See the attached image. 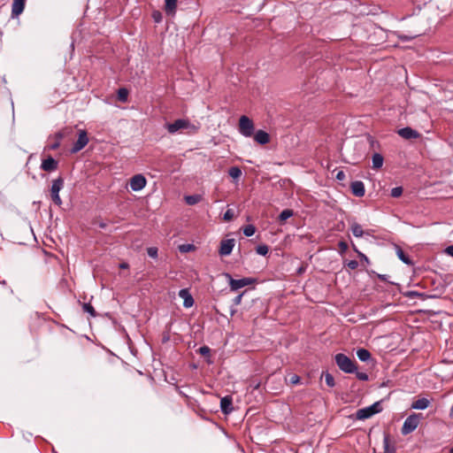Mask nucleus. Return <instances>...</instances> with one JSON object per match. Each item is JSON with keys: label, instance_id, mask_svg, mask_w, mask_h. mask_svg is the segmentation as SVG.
Returning <instances> with one entry per match:
<instances>
[{"label": "nucleus", "instance_id": "obj_1", "mask_svg": "<svg viewBox=\"0 0 453 453\" xmlns=\"http://www.w3.org/2000/svg\"><path fill=\"white\" fill-rule=\"evenodd\" d=\"M165 128L170 134H175L183 130H187L188 134H193L198 130V127L192 124L187 119H179L173 123H167Z\"/></svg>", "mask_w": 453, "mask_h": 453}, {"label": "nucleus", "instance_id": "obj_2", "mask_svg": "<svg viewBox=\"0 0 453 453\" xmlns=\"http://www.w3.org/2000/svg\"><path fill=\"white\" fill-rule=\"evenodd\" d=\"M335 362L338 367L344 372L353 373L357 370L355 362L342 353L335 356Z\"/></svg>", "mask_w": 453, "mask_h": 453}, {"label": "nucleus", "instance_id": "obj_3", "mask_svg": "<svg viewBox=\"0 0 453 453\" xmlns=\"http://www.w3.org/2000/svg\"><path fill=\"white\" fill-rule=\"evenodd\" d=\"M421 418V413L411 414L403 422V425L401 429L402 434L407 435L412 433L418 427Z\"/></svg>", "mask_w": 453, "mask_h": 453}, {"label": "nucleus", "instance_id": "obj_4", "mask_svg": "<svg viewBox=\"0 0 453 453\" xmlns=\"http://www.w3.org/2000/svg\"><path fill=\"white\" fill-rule=\"evenodd\" d=\"M381 411V406L379 402L374 403L373 404L362 408L357 411L356 417L359 420H364L371 418L376 413Z\"/></svg>", "mask_w": 453, "mask_h": 453}, {"label": "nucleus", "instance_id": "obj_5", "mask_svg": "<svg viewBox=\"0 0 453 453\" xmlns=\"http://www.w3.org/2000/svg\"><path fill=\"white\" fill-rule=\"evenodd\" d=\"M225 276L228 280L231 291H237L238 289L251 285L255 282V279L253 278H242L240 280H234L229 273H226Z\"/></svg>", "mask_w": 453, "mask_h": 453}, {"label": "nucleus", "instance_id": "obj_6", "mask_svg": "<svg viewBox=\"0 0 453 453\" xmlns=\"http://www.w3.org/2000/svg\"><path fill=\"white\" fill-rule=\"evenodd\" d=\"M64 187V180L62 177H58V179L53 180L51 188H50V196L53 203L58 206L62 204V200L59 196V191Z\"/></svg>", "mask_w": 453, "mask_h": 453}, {"label": "nucleus", "instance_id": "obj_7", "mask_svg": "<svg viewBox=\"0 0 453 453\" xmlns=\"http://www.w3.org/2000/svg\"><path fill=\"white\" fill-rule=\"evenodd\" d=\"M239 132L245 137H250L254 132L253 121L243 115L239 119Z\"/></svg>", "mask_w": 453, "mask_h": 453}, {"label": "nucleus", "instance_id": "obj_8", "mask_svg": "<svg viewBox=\"0 0 453 453\" xmlns=\"http://www.w3.org/2000/svg\"><path fill=\"white\" fill-rule=\"evenodd\" d=\"M88 143V133L86 130H79L78 132V139L73 143V146L71 150L72 153H77L81 150Z\"/></svg>", "mask_w": 453, "mask_h": 453}, {"label": "nucleus", "instance_id": "obj_9", "mask_svg": "<svg viewBox=\"0 0 453 453\" xmlns=\"http://www.w3.org/2000/svg\"><path fill=\"white\" fill-rule=\"evenodd\" d=\"M129 184L133 191H140L146 186L147 180L142 174H135L130 179Z\"/></svg>", "mask_w": 453, "mask_h": 453}, {"label": "nucleus", "instance_id": "obj_10", "mask_svg": "<svg viewBox=\"0 0 453 453\" xmlns=\"http://www.w3.org/2000/svg\"><path fill=\"white\" fill-rule=\"evenodd\" d=\"M234 243H235L234 239L222 240L220 242V247H219V254L221 256L230 255L234 247Z\"/></svg>", "mask_w": 453, "mask_h": 453}, {"label": "nucleus", "instance_id": "obj_11", "mask_svg": "<svg viewBox=\"0 0 453 453\" xmlns=\"http://www.w3.org/2000/svg\"><path fill=\"white\" fill-rule=\"evenodd\" d=\"M220 409L224 414H229L233 411V398L231 395H226L221 398Z\"/></svg>", "mask_w": 453, "mask_h": 453}, {"label": "nucleus", "instance_id": "obj_12", "mask_svg": "<svg viewBox=\"0 0 453 453\" xmlns=\"http://www.w3.org/2000/svg\"><path fill=\"white\" fill-rule=\"evenodd\" d=\"M397 133L401 137L407 140L416 139L419 137V134L416 130L409 127L399 129Z\"/></svg>", "mask_w": 453, "mask_h": 453}, {"label": "nucleus", "instance_id": "obj_13", "mask_svg": "<svg viewBox=\"0 0 453 453\" xmlns=\"http://www.w3.org/2000/svg\"><path fill=\"white\" fill-rule=\"evenodd\" d=\"M350 189H351L352 194L357 197H362L365 196V185L360 180L353 181L350 185Z\"/></svg>", "mask_w": 453, "mask_h": 453}, {"label": "nucleus", "instance_id": "obj_14", "mask_svg": "<svg viewBox=\"0 0 453 453\" xmlns=\"http://www.w3.org/2000/svg\"><path fill=\"white\" fill-rule=\"evenodd\" d=\"M179 296L183 299V306L190 308L194 305V299L187 288L179 291Z\"/></svg>", "mask_w": 453, "mask_h": 453}, {"label": "nucleus", "instance_id": "obj_15", "mask_svg": "<svg viewBox=\"0 0 453 453\" xmlns=\"http://www.w3.org/2000/svg\"><path fill=\"white\" fill-rule=\"evenodd\" d=\"M41 168L45 172H52L58 168V161L55 160L52 157H49L48 158L42 160Z\"/></svg>", "mask_w": 453, "mask_h": 453}, {"label": "nucleus", "instance_id": "obj_16", "mask_svg": "<svg viewBox=\"0 0 453 453\" xmlns=\"http://www.w3.org/2000/svg\"><path fill=\"white\" fill-rule=\"evenodd\" d=\"M26 0H13L12 7V16L18 17L25 8Z\"/></svg>", "mask_w": 453, "mask_h": 453}, {"label": "nucleus", "instance_id": "obj_17", "mask_svg": "<svg viewBox=\"0 0 453 453\" xmlns=\"http://www.w3.org/2000/svg\"><path fill=\"white\" fill-rule=\"evenodd\" d=\"M254 140L257 143L264 145L270 142V136L266 132L263 130H258L254 135Z\"/></svg>", "mask_w": 453, "mask_h": 453}, {"label": "nucleus", "instance_id": "obj_18", "mask_svg": "<svg viewBox=\"0 0 453 453\" xmlns=\"http://www.w3.org/2000/svg\"><path fill=\"white\" fill-rule=\"evenodd\" d=\"M430 404V401L427 398H418L411 403V408L415 410H425Z\"/></svg>", "mask_w": 453, "mask_h": 453}, {"label": "nucleus", "instance_id": "obj_19", "mask_svg": "<svg viewBox=\"0 0 453 453\" xmlns=\"http://www.w3.org/2000/svg\"><path fill=\"white\" fill-rule=\"evenodd\" d=\"M177 8V0H165V11L168 15H174Z\"/></svg>", "mask_w": 453, "mask_h": 453}, {"label": "nucleus", "instance_id": "obj_20", "mask_svg": "<svg viewBox=\"0 0 453 453\" xmlns=\"http://www.w3.org/2000/svg\"><path fill=\"white\" fill-rule=\"evenodd\" d=\"M396 254L398 258L406 265H412L410 257L399 247L396 248Z\"/></svg>", "mask_w": 453, "mask_h": 453}, {"label": "nucleus", "instance_id": "obj_21", "mask_svg": "<svg viewBox=\"0 0 453 453\" xmlns=\"http://www.w3.org/2000/svg\"><path fill=\"white\" fill-rule=\"evenodd\" d=\"M383 165V157L379 154V153H375L373 154L372 156V167L374 169H379Z\"/></svg>", "mask_w": 453, "mask_h": 453}, {"label": "nucleus", "instance_id": "obj_22", "mask_svg": "<svg viewBox=\"0 0 453 453\" xmlns=\"http://www.w3.org/2000/svg\"><path fill=\"white\" fill-rule=\"evenodd\" d=\"M184 199H185V202L188 205H195V204L198 203L199 202H201L202 196H200V195L186 196Z\"/></svg>", "mask_w": 453, "mask_h": 453}, {"label": "nucleus", "instance_id": "obj_23", "mask_svg": "<svg viewBox=\"0 0 453 453\" xmlns=\"http://www.w3.org/2000/svg\"><path fill=\"white\" fill-rule=\"evenodd\" d=\"M357 356L363 362H366L371 358V353L365 349H357Z\"/></svg>", "mask_w": 453, "mask_h": 453}, {"label": "nucleus", "instance_id": "obj_24", "mask_svg": "<svg viewBox=\"0 0 453 453\" xmlns=\"http://www.w3.org/2000/svg\"><path fill=\"white\" fill-rule=\"evenodd\" d=\"M350 229H351L352 234L356 237H362L364 234L362 226L357 223H353L350 226Z\"/></svg>", "mask_w": 453, "mask_h": 453}, {"label": "nucleus", "instance_id": "obj_25", "mask_svg": "<svg viewBox=\"0 0 453 453\" xmlns=\"http://www.w3.org/2000/svg\"><path fill=\"white\" fill-rule=\"evenodd\" d=\"M117 96H118V99L120 102L125 103L127 101L128 90L125 88H120L118 89Z\"/></svg>", "mask_w": 453, "mask_h": 453}, {"label": "nucleus", "instance_id": "obj_26", "mask_svg": "<svg viewBox=\"0 0 453 453\" xmlns=\"http://www.w3.org/2000/svg\"><path fill=\"white\" fill-rule=\"evenodd\" d=\"M294 215V212L292 210L290 209H286V210H283L280 214L279 215V220L280 222H284L286 221L288 219H289L290 217H292Z\"/></svg>", "mask_w": 453, "mask_h": 453}, {"label": "nucleus", "instance_id": "obj_27", "mask_svg": "<svg viewBox=\"0 0 453 453\" xmlns=\"http://www.w3.org/2000/svg\"><path fill=\"white\" fill-rule=\"evenodd\" d=\"M383 448H384V453H396V449L395 446H391L389 444V440L388 438L386 436L385 439H384V443H383Z\"/></svg>", "mask_w": 453, "mask_h": 453}, {"label": "nucleus", "instance_id": "obj_28", "mask_svg": "<svg viewBox=\"0 0 453 453\" xmlns=\"http://www.w3.org/2000/svg\"><path fill=\"white\" fill-rule=\"evenodd\" d=\"M228 174L233 179H239L242 175V170L237 166H233L229 169Z\"/></svg>", "mask_w": 453, "mask_h": 453}, {"label": "nucleus", "instance_id": "obj_29", "mask_svg": "<svg viewBox=\"0 0 453 453\" xmlns=\"http://www.w3.org/2000/svg\"><path fill=\"white\" fill-rule=\"evenodd\" d=\"M256 232V227L253 225H247L243 228V234L245 236H252Z\"/></svg>", "mask_w": 453, "mask_h": 453}, {"label": "nucleus", "instance_id": "obj_30", "mask_svg": "<svg viewBox=\"0 0 453 453\" xmlns=\"http://www.w3.org/2000/svg\"><path fill=\"white\" fill-rule=\"evenodd\" d=\"M256 251L258 255L265 256L269 251V248L265 244H261L256 248Z\"/></svg>", "mask_w": 453, "mask_h": 453}, {"label": "nucleus", "instance_id": "obj_31", "mask_svg": "<svg viewBox=\"0 0 453 453\" xmlns=\"http://www.w3.org/2000/svg\"><path fill=\"white\" fill-rule=\"evenodd\" d=\"M83 311L89 313L92 317H96V315L95 309L90 303H84Z\"/></svg>", "mask_w": 453, "mask_h": 453}, {"label": "nucleus", "instance_id": "obj_32", "mask_svg": "<svg viewBox=\"0 0 453 453\" xmlns=\"http://www.w3.org/2000/svg\"><path fill=\"white\" fill-rule=\"evenodd\" d=\"M325 381L326 385L330 388H333L334 386V379L333 375L328 372L325 374Z\"/></svg>", "mask_w": 453, "mask_h": 453}, {"label": "nucleus", "instance_id": "obj_33", "mask_svg": "<svg viewBox=\"0 0 453 453\" xmlns=\"http://www.w3.org/2000/svg\"><path fill=\"white\" fill-rule=\"evenodd\" d=\"M403 194V188L402 187H395L391 189V196L392 197H399Z\"/></svg>", "mask_w": 453, "mask_h": 453}, {"label": "nucleus", "instance_id": "obj_34", "mask_svg": "<svg viewBox=\"0 0 453 453\" xmlns=\"http://www.w3.org/2000/svg\"><path fill=\"white\" fill-rule=\"evenodd\" d=\"M234 211H233V210H231V209H228V210H226V211L224 213V217H223V219H224V220H225V221H230L231 219H234Z\"/></svg>", "mask_w": 453, "mask_h": 453}, {"label": "nucleus", "instance_id": "obj_35", "mask_svg": "<svg viewBox=\"0 0 453 453\" xmlns=\"http://www.w3.org/2000/svg\"><path fill=\"white\" fill-rule=\"evenodd\" d=\"M194 249L195 246L193 244H182L179 247L180 252H188L190 250H193Z\"/></svg>", "mask_w": 453, "mask_h": 453}, {"label": "nucleus", "instance_id": "obj_36", "mask_svg": "<svg viewBox=\"0 0 453 453\" xmlns=\"http://www.w3.org/2000/svg\"><path fill=\"white\" fill-rule=\"evenodd\" d=\"M62 137H63L62 134H60V133L56 134L57 141L53 144L50 145L51 150H56L59 147V142L62 139Z\"/></svg>", "mask_w": 453, "mask_h": 453}, {"label": "nucleus", "instance_id": "obj_37", "mask_svg": "<svg viewBox=\"0 0 453 453\" xmlns=\"http://www.w3.org/2000/svg\"><path fill=\"white\" fill-rule=\"evenodd\" d=\"M147 253L150 257H153V258L157 257V249L156 247L148 248Z\"/></svg>", "mask_w": 453, "mask_h": 453}, {"label": "nucleus", "instance_id": "obj_38", "mask_svg": "<svg viewBox=\"0 0 453 453\" xmlns=\"http://www.w3.org/2000/svg\"><path fill=\"white\" fill-rule=\"evenodd\" d=\"M288 381L292 385H296L300 382V377L296 374H292L289 376Z\"/></svg>", "mask_w": 453, "mask_h": 453}, {"label": "nucleus", "instance_id": "obj_39", "mask_svg": "<svg viewBox=\"0 0 453 453\" xmlns=\"http://www.w3.org/2000/svg\"><path fill=\"white\" fill-rule=\"evenodd\" d=\"M354 250L357 253V255L361 258V260L366 262L367 264L369 263L368 257L364 253L360 252L355 246H354Z\"/></svg>", "mask_w": 453, "mask_h": 453}, {"label": "nucleus", "instance_id": "obj_40", "mask_svg": "<svg viewBox=\"0 0 453 453\" xmlns=\"http://www.w3.org/2000/svg\"><path fill=\"white\" fill-rule=\"evenodd\" d=\"M243 294H244V292L240 294V295H238L237 296H235L234 298V300H233V304L234 305L237 306V305L241 304Z\"/></svg>", "mask_w": 453, "mask_h": 453}, {"label": "nucleus", "instance_id": "obj_41", "mask_svg": "<svg viewBox=\"0 0 453 453\" xmlns=\"http://www.w3.org/2000/svg\"><path fill=\"white\" fill-rule=\"evenodd\" d=\"M347 266L351 270H355L357 268L358 263L356 260H350L347 263Z\"/></svg>", "mask_w": 453, "mask_h": 453}, {"label": "nucleus", "instance_id": "obj_42", "mask_svg": "<svg viewBox=\"0 0 453 453\" xmlns=\"http://www.w3.org/2000/svg\"><path fill=\"white\" fill-rule=\"evenodd\" d=\"M152 17L155 22L159 23L162 20V15L159 12H154Z\"/></svg>", "mask_w": 453, "mask_h": 453}, {"label": "nucleus", "instance_id": "obj_43", "mask_svg": "<svg viewBox=\"0 0 453 453\" xmlns=\"http://www.w3.org/2000/svg\"><path fill=\"white\" fill-rule=\"evenodd\" d=\"M357 378L360 380H368V375L365 372H357Z\"/></svg>", "mask_w": 453, "mask_h": 453}, {"label": "nucleus", "instance_id": "obj_44", "mask_svg": "<svg viewBox=\"0 0 453 453\" xmlns=\"http://www.w3.org/2000/svg\"><path fill=\"white\" fill-rule=\"evenodd\" d=\"M210 351H211V349H210V348H209V347H207V346H203V347H201V348L199 349V352H200V354H202V355H207V354H209V353H210Z\"/></svg>", "mask_w": 453, "mask_h": 453}, {"label": "nucleus", "instance_id": "obj_45", "mask_svg": "<svg viewBox=\"0 0 453 453\" xmlns=\"http://www.w3.org/2000/svg\"><path fill=\"white\" fill-rule=\"evenodd\" d=\"M345 173L343 171H339L336 174V179L339 180H345Z\"/></svg>", "mask_w": 453, "mask_h": 453}, {"label": "nucleus", "instance_id": "obj_46", "mask_svg": "<svg viewBox=\"0 0 453 453\" xmlns=\"http://www.w3.org/2000/svg\"><path fill=\"white\" fill-rule=\"evenodd\" d=\"M339 247L342 251H345L348 249V244L345 242H341Z\"/></svg>", "mask_w": 453, "mask_h": 453}, {"label": "nucleus", "instance_id": "obj_47", "mask_svg": "<svg viewBox=\"0 0 453 453\" xmlns=\"http://www.w3.org/2000/svg\"><path fill=\"white\" fill-rule=\"evenodd\" d=\"M445 252H446L448 255H449V256L453 257V245L449 246L448 248H446Z\"/></svg>", "mask_w": 453, "mask_h": 453}, {"label": "nucleus", "instance_id": "obj_48", "mask_svg": "<svg viewBox=\"0 0 453 453\" xmlns=\"http://www.w3.org/2000/svg\"><path fill=\"white\" fill-rule=\"evenodd\" d=\"M119 267L122 269H127L128 267V265L127 263H122L120 264Z\"/></svg>", "mask_w": 453, "mask_h": 453}, {"label": "nucleus", "instance_id": "obj_49", "mask_svg": "<svg viewBox=\"0 0 453 453\" xmlns=\"http://www.w3.org/2000/svg\"><path fill=\"white\" fill-rule=\"evenodd\" d=\"M449 416L450 417H453V405L451 406L450 408V411H449Z\"/></svg>", "mask_w": 453, "mask_h": 453}, {"label": "nucleus", "instance_id": "obj_50", "mask_svg": "<svg viewBox=\"0 0 453 453\" xmlns=\"http://www.w3.org/2000/svg\"><path fill=\"white\" fill-rule=\"evenodd\" d=\"M235 311L234 310H232L231 311V315L233 316L234 314Z\"/></svg>", "mask_w": 453, "mask_h": 453}, {"label": "nucleus", "instance_id": "obj_51", "mask_svg": "<svg viewBox=\"0 0 453 453\" xmlns=\"http://www.w3.org/2000/svg\"><path fill=\"white\" fill-rule=\"evenodd\" d=\"M449 453H453V448L450 449Z\"/></svg>", "mask_w": 453, "mask_h": 453}]
</instances>
